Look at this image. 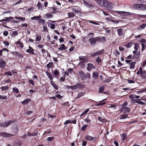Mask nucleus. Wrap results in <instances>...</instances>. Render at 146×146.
I'll return each mask as SVG.
<instances>
[{
    "mask_svg": "<svg viewBox=\"0 0 146 146\" xmlns=\"http://www.w3.org/2000/svg\"><path fill=\"white\" fill-rule=\"evenodd\" d=\"M133 8L135 9L146 11V5L143 4H135L133 5Z\"/></svg>",
    "mask_w": 146,
    "mask_h": 146,
    "instance_id": "nucleus-1",
    "label": "nucleus"
},
{
    "mask_svg": "<svg viewBox=\"0 0 146 146\" xmlns=\"http://www.w3.org/2000/svg\"><path fill=\"white\" fill-rule=\"evenodd\" d=\"M102 6L106 7L108 10H111L113 8V4L107 0H103Z\"/></svg>",
    "mask_w": 146,
    "mask_h": 146,
    "instance_id": "nucleus-2",
    "label": "nucleus"
},
{
    "mask_svg": "<svg viewBox=\"0 0 146 146\" xmlns=\"http://www.w3.org/2000/svg\"><path fill=\"white\" fill-rule=\"evenodd\" d=\"M101 39L100 38L96 37L95 38H91L89 39V40L91 45H95L96 42Z\"/></svg>",
    "mask_w": 146,
    "mask_h": 146,
    "instance_id": "nucleus-3",
    "label": "nucleus"
},
{
    "mask_svg": "<svg viewBox=\"0 0 146 146\" xmlns=\"http://www.w3.org/2000/svg\"><path fill=\"white\" fill-rule=\"evenodd\" d=\"M127 104V103L125 104V103H124L123 104V105L124 106L120 109L119 110V111L121 112L125 113L127 112H129L130 110V109L128 107H125V106Z\"/></svg>",
    "mask_w": 146,
    "mask_h": 146,
    "instance_id": "nucleus-4",
    "label": "nucleus"
},
{
    "mask_svg": "<svg viewBox=\"0 0 146 146\" xmlns=\"http://www.w3.org/2000/svg\"><path fill=\"white\" fill-rule=\"evenodd\" d=\"M85 86L80 83L77 84L73 86H71L70 88L72 90H76L77 89H81L84 87Z\"/></svg>",
    "mask_w": 146,
    "mask_h": 146,
    "instance_id": "nucleus-5",
    "label": "nucleus"
},
{
    "mask_svg": "<svg viewBox=\"0 0 146 146\" xmlns=\"http://www.w3.org/2000/svg\"><path fill=\"white\" fill-rule=\"evenodd\" d=\"M55 22V21L49 20L48 21L47 23L48 27H49L51 29H53L55 27V25L54 24Z\"/></svg>",
    "mask_w": 146,
    "mask_h": 146,
    "instance_id": "nucleus-6",
    "label": "nucleus"
},
{
    "mask_svg": "<svg viewBox=\"0 0 146 146\" xmlns=\"http://www.w3.org/2000/svg\"><path fill=\"white\" fill-rule=\"evenodd\" d=\"M97 139L96 137H94L89 135H87L85 137L86 140L90 141H94Z\"/></svg>",
    "mask_w": 146,
    "mask_h": 146,
    "instance_id": "nucleus-7",
    "label": "nucleus"
},
{
    "mask_svg": "<svg viewBox=\"0 0 146 146\" xmlns=\"http://www.w3.org/2000/svg\"><path fill=\"white\" fill-rule=\"evenodd\" d=\"M139 42L141 43V44L142 46L141 51L143 52L145 48V45L144 43L146 42V40L144 38H142L139 41Z\"/></svg>",
    "mask_w": 146,
    "mask_h": 146,
    "instance_id": "nucleus-8",
    "label": "nucleus"
},
{
    "mask_svg": "<svg viewBox=\"0 0 146 146\" xmlns=\"http://www.w3.org/2000/svg\"><path fill=\"white\" fill-rule=\"evenodd\" d=\"M83 3L84 4V5L86 7H88L92 9H94V6L92 4L89 3L86 1L83 0Z\"/></svg>",
    "mask_w": 146,
    "mask_h": 146,
    "instance_id": "nucleus-9",
    "label": "nucleus"
},
{
    "mask_svg": "<svg viewBox=\"0 0 146 146\" xmlns=\"http://www.w3.org/2000/svg\"><path fill=\"white\" fill-rule=\"evenodd\" d=\"M0 135L4 137H9L13 136L14 135L12 134L8 133L5 132H3L0 133Z\"/></svg>",
    "mask_w": 146,
    "mask_h": 146,
    "instance_id": "nucleus-10",
    "label": "nucleus"
},
{
    "mask_svg": "<svg viewBox=\"0 0 146 146\" xmlns=\"http://www.w3.org/2000/svg\"><path fill=\"white\" fill-rule=\"evenodd\" d=\"M76 120H77L76 119H75L74 120H67L64 123V125H66L69 123H72L76 124Z\"/></svg>",
    "mask_w": 146,
    "mask_h": 146,
    "instance_id": "nucleus-11",
    "label": "nucleus"
},
{
    "mask_svg": "<svg viewBox=\"0 0 146 146\" xmlns=\"http://www.w3.org/2000/svg\"><path fill=\"white\" fill-rule=\"evenodd\" d=\"M87 69L88 71H90L92 69H95L96 67L92 64L88 63L87 64Z\"/></svg>",
    "mask_w": 146,
    "mask_h": 146,
    "instance_id": "nucleus-12",
    "label": "nucleus"
},
{
    "mask_svg": "<svg viewBox=\"0 0 146 146\" xmlns=\"http://www.w3.org/2000/svg\"><path fill=\"white\" fill-rule=\"evenodd\" d=\"M6 65V63L5 61L1 58H0V68H3L5 67Z\"/></svg>",
    "mask_w": 146,
    "mask_h": 146,
    "instance_id": "nucleus-13",
    "label": "nucleus"
},
{
    "mask_svg": "<svg viewBox=\"0 0 146 146\" xmlns=\"http://www.w3.org/2000/svg\"><path fill=\"white\" fill-rule=\"evenodd\" d=\"M29 49H27L26 51L31 54H34V50L33 49L32 47L29 46Z\"/></svg>",
    "mask_w": 146,
    "mask_h": 146,
    "instance_id": "nucleus-14",
    "label": "nucleus"
},
{
    "mask_svg": "<svg viewBox=\"0 0 146 146\" xmlns=\"http://www.w3.org/2000/svg\"><path fill=\"white\" fill-rule=\"evenodd\" d=\"M104 51V50H100L96 52H95L94 53L92 54L91 55V56H98L99 54H101Z\"/></svg>",
    "mask_w": 146,
    "mask_h": 146,
    "instance_id": "nucleus-15",
    "label": "nucleus"
},
{
    "mask_svg": "<svg viewBox=\"0 0 146 146\" xmlns=\"http://www.w3.org/2000/svg\"><path fill=\"white\" fill-rule=\"evenodd\" d=\"M13 122H14L13 121H12L10 120L8 121L7 123L6 122L4 123H1V125L3 126H4L5 127H7V126L9 125L11 123Z\"/></svg>",
    "mask_w": 146,
    "mask_h": 146,
    "instance_id": "nucleus-16",
    "label": "nucleus"
},
{
    "mask_svg": "<svg viewBox=\"0 0 146 146\" xmlns=\"http://www.w3.org/2000/svg\"><path fill=\"white\" fill-rule=\"evenodd\" d=\"M117 31L118 35L119 36H123L124 34L123 30L122 29H118Z\"/></svg>",
    "mask_w": 146,
    "mask_h": 146,
    "instance_id": "nucleus-17",
    "label": "nucleus"
},
{
    "mask_svg": "<svg viewBox=\"0 0 146 146\" xmlns=\"http://www.w3.org/2000/svg\"><path fill=\"white\" fill-rule=\"evenodd\" d=\"M79 59L80 61L79 62V64H80L81 63H84L85 62V56H80L79 57Z\"/></svg>",
    "mask_w": 146,
    "mask_h": 146,
    "instance_id": "nucleus-18",
    "label": "nucleus"
},
{
    "mask_svg": "<svg viewBox=\"0 0 146 146\" xmlns=\"http://www.w3.org/2000/svg\"><path fill=\"white\" fill-rule=\"evenodd\" d=\"M59 46L60 47L58 48V49L59 50H64L67 48V47H65L64 44H61Z\"/></svg>",
    "mask_w": 146,
    "mask_h": 146,
    "instance_id": "nucleus-19",
    "label": "nucleus"
},
{
    "mask_svg": "<svg viewBox=\"0 0 146 146\" xmlns=\"http://www.w3.org/2000/svg\"><path fill=\"white\" fill-rule=\"evenodd\" d=\"M121 139L122 140H124L127 138V135L126 134L123 133L121 134Z\"/></svg>",
    "mask_w": 146,
    "mask_h": 146,
    "instance_id": "nucleus-20",
    "label": "nucleus"
},
{
    "mask_svg": "<svg viewBox=\"0 0 146 146\" xmlns=\"http://www.w3.org/2000/svg\"><path fill=\"white\" fill-rule=\"evenodd\" d=\"M0 88L2 91H4L7 90H8L9 89V87L8 86H3L1 87Z\"/></svg>",
    "mask_w": 146,
    "mask_h": 146,
    "instance_id": "nucleus-21",
    "label": "nucleus"
},
{
    "mask_svg": "<svg viewBox=\"0 0 146 146\" xmlns=\"http://www.w3.org/2000/svg\"><path fill=\"white\" fill-rule=\"evenodd\" d=\"M46 74L50 80H51V81H52V80L53 79V78L52 75L48 72H46Z\"/></svg>",
    "mask_w": 146,
    "mask_h": 146,
    "instance_id": "nucleus-22",
    "label": "nucleus"
},
{
    "mask_svg": "<svg viewBox=\"0 0 146 146\" xmlns=\"http://www.w3.org/2000/svg\"><path fill=\"white\" fill-rule=\"evenodd\" d=\"M98 76V73L96 72H94L93 73V77L94 79L97 78Z\"/></svg>",
    "mask_w": 146,
    "mask_h": 146,
    "instance_id": "nucleus-23",
    "label": "nucleus"
},
{
    "mask_svg": "<svg viewBox=\"0 0 146 146\" xmlns=\"http://www.w3.org/2000/svg\"><path fill=\"white\" fill-rule=\"evenodd\" d=\"M140 52H138L136 54L133 55V58L134 59H136L138 58L140 56Z\"/></svg>",
    "mask_w": 146,
    "mask_h": 146,
    "instance_id": "nucleus-24",
    "label": "nucleus"
},
{
    "mask_svg": "<svg viewBox=\"0 0 146 146\" xmlns=\"http://www.w3.org/2000/svg\"><path fill=\"white\" fill-rule=\"evenodd\" d=\"M30 101L31 100L29 99H26L22 102V103L23 105H25L30 102Z\"/></svg>",
    "mask_w": 146,
    "mask_h": 146,
    "instance_id": "nucleus-25",
    "label": "nucleus"
},
{
    "mask_svg": "<svg viewBox=\"0 0 146 146\" xmlns=\"http://www.w3.org/2000/svg\"><path fill=\"white\" fill-rule=\"evenodd\" d=\"M50 83L51 84L55 89L56 90L58 89V87L57 86L54 82L52 81H51Z\"/></svg>",
    "mask_w": 146,
    "mask_h": 146,
    "instance_id": "nucleus-26",
    "label": "nucleus"
},
{
    "mask_svg": "<svg viewBox=\"0 0 146 146\" xmlns=\"http://www.w3.org/2000/svg\"><path fill=\"white\" fill-rule=\"evenodd\" d=\"M15 44L17 45H19L21 48H23V44L19 41H18L15 43Z\"/></svg>",
    "mask_w": 146,
    "mask_h": 146,
    "instance_id": "nucleus-27",
    "label": "nucleus"
},
{
    "mask_svg": "<svg viewBox=\"0 0 146 146\" xmlns=\"http://www.w3.org/2000/svg\"><path fill=\"white\" fill-rule=\"evenodd\" d=\"M72 11L74 12L75 13H78L79 14H81L82 13L81 11L79 10H76L74 8H73L72 9Z\"/></svg>",
    "mask_w": 146,
    "mask_h": 146,
    "instance_id": "nucleus-28",
    "label": "nucleus"
},
{
    "mask_svg": "<svg viewBox=\"0 0 146 146\" xmlns=\"http://www.w3.org/2000/svg\"><path fill=\"white\" fill-rule=\"evenodd\" d=\"M45 17L47 19H50L52 18L53 17V15L50 13H46L45 15Z\"/></svg>",
    "mask_w": 146,
    "mask_h": 146,
    "instance_id": "nucleus-29",
    "label": "nucleus"
},
{
    "mask_svg": "<svg viewBox=\"0 0 146 146\" xmlns=\"http://www.w3.org/2000/svg\"><path fill=\"white\" fill-rule=\"evenodd\" d=\"M103 0H94L100 6H102Z\"/></svg>",
    "mask_w": 146,
    "mask_h": 146,
    "instance_id": "nucleus-30",
    "label": "nucleus"
},
{
    "mask_svg": "<svg viewBox=\"0 0 146 146\" xmlns=\"http://www.w3.org/2000/svg\"><path fill=\"white\" fill-rule=\"evenodd\" d=\"M125 47L127 48H129L131 47L132 45V43L129 42L125 44Z\"/></svg>",
    "mask_w": 146,
    "mask_h": 146,
    "instance_id": "nucleus-31",
    "label": "nucleus"
},
{
    "mask_svg": "<svg viewBox=\"0 0 146 146\" xmlns=\"http://www.w3.org/2000/svg\"><path fill=\"white\" fill-rule=\"evenodd\" d=\"M41 38V36L40 35H36V40L37 41H40Z\"/></svg>",
    "mask_w": 146,
    "mask_h": 146,
    "instance_id": "nucleus-32",
    "label": "nucleus"
},
{
    "mask_svg": "<svg viewBox=\"0 0 146 146\" xmlns=\"http://www.w3.org/2000/svg\"><path fill=\"white\" fill-rule=\"evenodd\" d=\"M41 18V16L39 15L38 16H34L31 18V19L34 20H38L39 18Z\"/></svg>",
    "mask_w": 146,
    "mask_h": 146,
    "instance_id": "nucleus-33",
    "label": "nucleus"
},
{
    "mask_svg": "<svg viewBox=\"0 0 146 146\" xmlns=\"http://www.w3.org/2000/svg\"><path fill=\"white\" fill-rule=\"evenodd\" d=\"M142 77L146 78V71L144 70L143 72L140 74Z\"/></svg>",
    "mask_w": 146,
    "mask_h": 146,
    "instance_id": "nucleus-34",
    "label": "nucleus"
},
{
    "mask_svg": "<svg viewBox=\"0 0 146 146\" xmlns=\"http://www.w3.org/2000/svg\"><path fill=\"white\" fill-rule=\"evenodd\" d=\"M130 68L133 69L135 67V62H131L130 63Z\"/></svg>",
    "mask_w": 146,
    "mask_h": 146,
    "instance_id": "nucleus-35",
    "label": "nucleus"
},
{
    "mask_svg": "<svg viewBox=\"0 0 146 146\" xmlns=\"http://www.w3.org/2000/svg\"><path fill=\"white\" fill-rule=\"evenodd\" d=\"M69 17H73L75 16L74 13L72 12H70L67 13Z\"/></svg>",
    "mask_w": 146,
    "mask_h": 146,
    "instance_id": "nucleus-36",
    "label": "nucleus"
},
{
    "mask_svg": "<svg viewBox=\"0 0 146 146\" xmlns=\"http://www.w3.org/2000/svg\"><path fill=\"white\" fill-rule=\"evenodd\" d=\"M128 115L127 114L120 115V118L121 119H125L128 117Z\"/></svg>",
    "mask_w": 146,
    "mask_h": 146,
    "instance_id": "nucleus-37",
    "label": "nucleus"
},
{
    "mask_svg": "<svg viewBox=\"0 0 146 146\" xmlns=\"http://www.w3.org/2000/svg\"><path fill=\"white\" fill-rule=\"evenodd\" d=\"M98 119L100 121H101L103 122H105L106 121V120L104 118L100 117H99L98 118Z\"/></svg>",
    "mask_w": 146,
    "mask_h": 146,
    "instance_id": "nucleus-38",
    "label": "nucleus"
},
{
    "mask_svg": "<svg viewBox=\"0 0 146 146\" xmlns=\"http://www.w3.org/2000/svg\"><path fill=\"white\" fill-rule=\"evenodd\" d=\"M53 64L52 62H49L48 64H47L46 67L47 68H51L53 66Z\"/></svg>",
    "mask_w": 146,
    "mask_h": 146,
    "instance_id": "nucleus-39",
    "label": "nucleus"
},
{
    "mask_svg": "<svg viewBox=\"0 0 146 146\" xmlns=\"http://www.w3.org/2000/svg\"><path fill=\"white\" fill-rule=\"evenodd\" d=\"M89 110V108L85 110L80 115V116L81 117L82 116L86 114L87 113H88Z\"/></svg>",
    "mask_w": 146,
    "mask_h": 146,
    "instance_id": "nucleus-40",
    "label": "nucleus"
},
{
    "mask_svg": "<svg viewBox=\"0 0 146 146\" xmlns=\"http://www.w3.org/2000/svg\"><path fill=\"white\" fill-rule=\"evenodd\" d=\"M85 93L83 92H81L79 93L77 97V98H80L83 96H84Z\"/></svg>",
    "mask_w": 146,
    "mask_h": 146,
    "instance_id": "nucleus-41",
    "label": "nucleus"
},
{
    "mask_svg": "<svg viewBox=\"0 0 146 146\" xmlns=\"http://www.w3.org/2000/svg\"><path fill=\"white\" fill-rule=\"evenodd\" d=\"M15 18L16 19H19L21 20L22 21H24L25 20V17H15Z\"/></svg>",
    "mask_w": 146,
    "mask_h": 146,
    "instance_id": "nucleus-42",
    "label": "nucleus"
},
{
    "mask_svg": "<svg viewBox=\"0 0 146 146\" xmlns=\"http://www.w3.org/2000/svg\"><path fill=\"white\" fill-rule=\"evenodd\" d=\"M135 46H134V49L135 50H137L139 48V44L138 43H135Z\"/></svg>",
    "mask_w": 146,
    "mask_h": 146,
    "instance_id": "nucleus-43",
    "label": "nucleus"
},
{
    "mask_svg": "<svg viewBox=\"0 0 146 146\" xmlns=\"http://www.w3.org/2000/svg\"><path fill=\"white\" fill-rule=\"evenodd\" d=\"M37 6L38 8V9L39 10H42V5L41 4V3H40V2H39L37 3Z\"/></svg>",
    "mask_w": 146,
    "mask_h": 146,
    "instance_id": "nucleus-44",
    "label": "nucleus"
},
{
    "mask_svg": "<svg viewBox=\"0 0 146 146\" xmlns=\"http://www.w3.org/2000/svg\"><path fill=\"white\" fill-rule=\"evenodd\" d=\"M38 20L39 23H41L43 25H44L45 22V21L44 20H43L42 19H40L39 18Z\"/></svg>",
    "mask_w": 146,
    "mask_h": 146,
    "instance_id": "nucleus-45",
    "label": "nucleus"
},
{
    "mask_svg": "<svg viewBox=\"0 0 146 146\" xmlns=\"http://www.w3.org/2000/svg\"><path fill=\"white\" fill-rule=\"evenodd\" d=\"M104 86H100L99 88V92H103V91L104 90Z\"/></svg>",
    "mask_w": 146,
    "mask_h": 146,
    "instance_id": "nucleus-46",
    "label": "nucleus"
},
{
    "mask_svg": "<svg viewBox=\"0 0 146 146\" xmlns=\"http://www.w3.org/2000/svg\"><path fill=\"white\" fill-rule=\"evenodd\" d=\"M13 91L15 92L16 93H18L19 92V90L18 88L16 87L13 88L12 89Z\"/></svg>",
    "mask_w": 146,
    "mask_h": 146,
    "instance_id": "nucleus-47",
    "label": "nucleus"
},
{
    "mask_svg": "<svg viewBox=\"0 0 146 146\" xmlns=\"http://www.w3.org/2000/svg\"><path fill=\"white\" fill-rule=\"evenodd\" d=\"M62 106H69V102H66L64 103H62Z\"/></svg>",
    "mask_w": 146,
    "mask_h": 146,
    "instance_id": "nucleus-48",
    "label": "nucleus"
},
{
    "mask_svg": "<svg viewBox=\"0 0 146 146\" xmlns=\"http://www.w3.org/2000/svg\"><path fill=\"white\" fill-rule=\"evenodd\" d=\"M85 77L88 79H90V74L89 73H86L84 75Z\"/></svg>",
    "mask_w": 146,
    "mask_h": 146,
    "instance_id": "nucleus-49",
    "label": "nucleus"
},
{
    "mask_svg": "<svg viewBox=\"0 0 146 146\" xmlns=\"http://www.w3.org/2000/svg\"><path fill=\"white\" fill-rule=\"evenodd\" d=\"M54 139V137H48L47 139V140L48 142H50Z\"/></svg>",
    "mask_w": 146,
    "mask_h": 146,
    "instance_id": "nucleus-50",
    "label": "nucleus"
},
{
    "mask_svg": "<svg viewBox=\"0 0 146 146\" xmlns=\"http://www.w3.org/2000/svg\"><path fill=\"white\" fill-rule=\"evenodd\" d=\"M146 26V24L145 23H143L140 26L138 27L139 28L141 29H144Z\"/></svg>",
    "mask_w": 146,
    "mask_h": 146,
    "instance_id": "nucleus-51",
    "label": "nucleus"
},
{
    "mask_svg": "<svg viewBox=\"0 0 146 146\" xmlns=\"http://www.w3.org/2000/svg\"><path fill=\"white\" fill-rule=\"evenodd\" d=\"M117 13L120 15L124 14L126 13H129V12H126L125 11H117Z\"/></svg>",
    "mask_w": 146,
    "mask_h": 146,
    "instance_id": "nucleus-52",
    "label": "nucleus"
},
{
    "mask_svg": "<svg viewBox=\"0 0 146 146\" xmlns=\"http://www.w3.org/2000/svg\"><path fill=\"white\" fill-rule=\"evenodd\" d=\"M88 21L89 23H92V24H94V25H100L99 23H97L94 22V21H93L88 20Z\"/></svg>",
    "mask_w": 146,
    "mask_h": 146,
    "instance_id": "nucleus-53",
    "label": "nucleus"
},
{
    "mask_svg": "<svg viewBox=\"0 0 146 146\" xmlns=\"http://www.w3.org/2000/svg\"><path fill=\"white\" fill-rule=\"evenodd\" d=\"M88 126V125L87 124L83 125L81 128V130L82 131H84L85 129Z\"/></svg>",
    "mask_w": 146,
    "mask_h": 146,
    "instance_id": "nucleus-54",
    "label": "nucleus"
},
{
    "mask_svg": "<svg viewBox=\"0 0 146 146\" xmlns=\"http://www.w3.org/2000/svg\"><path fill=\"white\" fill-rule=\"evenodd\" d=\"M96 62L98 64H99L101 62V59L99 57H97L96 58Z\"/></svg>",
    "mask_w": 146,
    "mask_h": 146,
    "instance_id": "nucleus-55",
    "label": "nucleus"
},
{
    "mask_svg": "<svg viewBox=\"0 0 146 146\" xmlns=\"http://www.w3.org/2000/svg\"><path fill=\"white\" fill-rule=\"evenodd\" d=\"M139 101H138L137 100L135 99H132L131 100V103H136L138 104L139 103Z\"/></svg>",
    "mask_w": 146,
    "mask_h": 146,
    "instance_id": "nucleus-56",
    "label": "nucleus"
},
{
    "mask_svg": "<svg viewBox=\"0 0 146 146\" xmlns=\"http://www.w3.org/2000/svg\"><path fill=\"white\" fill-rule=\"evenodd\" d=\"M102 101H99V103L97 104V106H99L103 105L106 104L105 102H102Z\"/></svg>",
    "mask_w": 146,
    "mask_h": 146,
    "instance_id": "nucleus-57",
    "label": "nucleus"
},
{
    "mask_svg": "<svg viewBox=\"0 0 146 146\" xmlns=\"http://www.w3.org/2000/svg\"><path fill=\"white\" fill-rule=\"evenodd\" d=\"M65 75L63 76L60 77V80L62 82L64 81L65 80Z\"/></svg>",
    "mask_w": 146,
    "mask_h": 146,
    "instance_id": "nucleus-58",
    "label": "nucleus"
},
{
    "mask_svg": "<svg viewBox=\"0 0 146 146\" xmlns=\"http://www.w3.org/2000/svg\"><path fill=\"white\" fill-rule=\"evenodd\" d=\"M117 106L115 105H110L108 107L109 108H115V109H116V107Z\"/></svg>",
    "mask_w": 146,
    "mask_h": 146,
    "instance_id": "nucleus-59",
    "label": "nucleus"
},
{
    "mask_svg": "<svg viewBox=\"0 0 146 146\" xmlns=\"http://www.w3.org/2000/svg\"><path fill=\"white\" fill-rule=\"evenodd\" d=\"M131 89L130 88H123V90H124V91H130V90H131V91H132L133 90V89Z\"/></svg>",
    "mask_w": 146,
    "mask_h": 146,
    "instance_id": "nucleus-60",
    "label": "nucleus"
},
{
    "mask_svg": "<svg viewBox=\"0 0 146 146\" xmlns=\"http://www.w3.org/2000/svg\"><path fill=\"white\" fill-rule=\"evenodd\" d=\"M3 42L4 44L5 45L7 46H8L9 45V43L7 41H4Z\"/></svg>",
    "mask_w": 146,
    "mask_h": 146,
    "instance_id": "nucleus-61",
    "label": "nucleus"
},
{
    "mask_svg": "<svg viewBox=\"0 0 146 146\" xmlns=\"http://www.w3.org/2000/svg\"><path fill=\"white\" fill-rule=\"evenodd\" d=\"M135 95L134 94H131L129 95V97L130 98L134 99L135 98Z\"/></svg>",
    "mask_w": 146,
    "mask_h": 146,
    "instance_id": "nucleus-62",
    "label": "nucleus"
},
{
    "mask_svg": "<svg viewBox=\"0 0 146 146\" xmlns=\"http://www.w3.org/2000/svg\"><path fill=\"white\" fill-rule=\"evenodd\" d=\"M79 74L82 77H83V76L84 75V72L82 71H80L79 72Z\"/></svg>",
    "mask_w": 146,
    "mask_h": 146,
    "instance_id": "nucleus-63",
    "label": "nucleus"
},
{
    "mask_svg": "<svg viewBox=\"0 0 146 146\" xmlns=\"http://www.w3.org/2000/svg\"><path fill=\"white\" fill-rule=\"evenodd\" d=\"M18 34V32L17 31H13L12 34V35L14 36H15L17 35Z\"/></svg>",
    "mask_w": 146,
    "mask_h": 146,
    "instance_id": "nucleus-64",
    "label": "nucleus"
}]
</instances>
